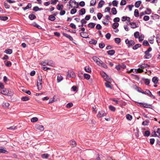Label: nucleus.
<instances>
[{
	"instance_id": "f257e3e1",
	"label": "nucleus",
	"mask_w": 160,
	"mask_h": 160,
	"mask_svg": "<svg viewBox=\"0 0 160 160\" xmlns=\"http://www.w3.org/2000/svg\"><path fill=\"white\" fill-rule=\"evenodd\" d=\"M41 68L43 70L50 69L51 68L49 67H53L54 66V62L52 60H45L41 62Z\"/></svg>"
},
{
	"instance_id": "f03ea898",
	"label": "nucleus",
	"mask_w": 160,
	"mask_h": 160,
	"mask_svg": "<svg viewBox=\"0 0 160 160\" xmlns=\"http://www.w3.org/2000/svg\"><path fill=\"white\" fill-rule=\"evenodd\" d=\"M92 59L98 65L103 68L105 69L107 68V65L97 57L96 56L93 57Z\"/></svg>"
},
{
	"instance_id": "7ed1b4c3",
	"label": "nucleus",
	"mask_w": 160,
	"mask_h": 160,
	"mask_svg": "<svg viewBox=\"0 0 160 160\" xmlns=\"http://www.w3.org/2000/svg\"><path fill=\"white\" fill-rule=\"evenodd\" d=\"M1 93L5 95L11 96L13 94V92L11 90H8V89L5 88L2 91Z\"/></svg>"
},
{
	"instance_id": "20e7f679",
	"label": "nucleus",
	"mask_w": 160,
	"mask_h": 160,
	"mask_svg": "<svg viewBox=\"0 0 160 160\" xmlns=\"http://www.w3.org/2000/svg\"><path fill=\"white\" fill-rule=\"evenodd\" d=\"M101 74L102 77L104 78L105 81L110 80H111L110 78L109 77V76L103 71L101 72Z\"/></svg>"
},
{
	"instance_id": "39448f33",
	"label": "nucleus",
	"mask_w": 160,
	"mask_h": 160,
	"mask_svg": "<svg viewBox=\"0 0 160 160\" xmlns=\"http://www.w3.org/2000/svg\"><path fill=\"white\" fill-rule=\"evenodd\" d=\"M73 2H74V4L76 5V7H74V8H78V3H77L76 1H75L74 0H70L69 1V6L70 7V8H69V9L70 8H73V7L72 5V4Z\"/></svg>"
},
{
	"instance_id": "423d86ee",
	"label": "nucleus",
	"mask_w": 160,
	"mask_h": 160,
	"mask_svg": "<svg viewBox=\"0 0 160 160\" xmlns=\"http://www.w3.org/2000/svg\"><path fill=\"white\" fill-rule=\"evenodd\" d=\"M35 127L36 129L40 131H43L44 129L43 125L39 124H36L35 125Z\"/></svg>"
},
{
	"instance_id": "0eeeda50",
	"label": "nucleus",
	"mask_w": 160,
	"mask_h": 160,
	"mask_svg": "<svg viewBox=\"0 0 160 160\" xmlns=\"http://www.w3.org/2000/svg\"><path fill=\"white\" fill-rule=\"evenodd\" d=\"M75 74L73 71H68V74L67 76L68 77H75Z\"/></svg>"
},
{
	"instance_id": "6e6552de",
	"label": "nucleus",
	"mask_w": 160,
	"mask_h": 160,
	"mask_svg": "<svg viewBox=\"0 0 160 160\" xmlns=\"http://www.w3.org/2000/svg\"><path fill=\"white\" fill-rule=\"evenodd\" d=\"M138 103L140 104V107H142L144 108H150V107H151V105L148 104L147 103H143L142 102H138Z\"/></svg>"
},
{
	"instance_id": "1a4fd4ad",
	"label": "nucleus",
	"mask_w": 160,
	"mask_h": 160,
	"mask_svg": "<svg viewBox=\"0 0 160 160\" xmlns=\"http://www.w3.org/2000/svg\"><path fill=\"white\" fill-rule=\"evenodd\" d=\"M106 82L105 83V85L106 87L107 88H110V89L112 88V87L111 85L110 82L111 80L110 81V80H107V81H106Z\"/></svg>"
},
{
	"instance_id": "9d476101",
	"label": "nucleus",
	"mask_w": 160,
	"mask_h": 160,
	"mask_svg": "<svg viewBox=\"0 0 160 160\" xmlns=\"http://www.w3.org/2000/svg\"><path fill=\"white\" fill-rule=\"evenodd\" d=\"M129 24L131 26V28L133 29L135 28L138 27V24H137L134 22H130Z\"/></svg>"
},
{
	"instance_id": "9b49d317",
	"label": "nucleus",
	"mask_w": 160,
	"mask_h": 160,
	"mask_svg": "<svg viewBox=\"0 0 160 160\" xmlns=\"http://www.w3.org/2000/svg\"><path fill=\"white\" fill-rule=\"evenodd\" d=\"M106 114L103 112L102 111L99 112L97 114V116L99 118L104 117L106 115Z\"/></svg>"
},
{
	"instance_id": "f8f14e48",
	"label": "nucleus",
	"mask_w": 160,
	"mask_h": 160,
	"mask_svg": "<svg viewBox=\"0 0 160 160\" xmlns=\"http://www.w3.org/2000/svg\"><path fill=\"white\" fill-rule=\"evenodd\" d=\"M8 152L6 150L5 148H3L2 147H0V153H7Z\"/></svg>"
},
{
	"instance_id": "ddd939ff",
	"label": "nucleus",
	"mask_w": 160,
	"mask_h": 160,
	"mask_svg": "<svg viewBox=\"0 0 160 160\" xmlns=\"http://www.w3.org/2000/svg\"><path fill=\"white\" fill-rule=\"evenodd\" d=\"M148 66L147 64H143L141 65V67L142 69L138 68L137 69H135V70H142V69H144L145 68H147Z\"/></svg>"
},
{
	"instance_id": "4468645a",
	"label": "nucleus",
	"mask_w": 160,
	"mask_h": 160,
	"mask_svg": "<svg viewBox=\"0 0 160 160\" xmlns=\"http://www.w3.org/2000/svg\"><path fill=\"white\" fill-rule=\"evenodd\" d=\"M153 133L156 136L159 137L160 136V128H158L156 132H154Z\"/></svg>"
},
{
	"instance_id": "2eb2a0df",
	"label": "nucleus",
	"mask_w": 160,
	"mask_h": 160,
	"mask_svg": "<svg viewBox=\"0 0 160 160\" xmlns=\"http://www.w3.org/2000/svg\"><path fill=\"white\" fill-rule=\"evenodd\" d=\"M62 34L64 36L69 39L70 40L72 41L73 40V39L72 38L70 35L63 32L62 33Z\"/></svg>"
},
{
	"instance_id": "dca6fc26",
	"label": "nucleus",
	"mask_w": 160,
	"mask_h": 160,
	"mask_svg": "<svg viewBox=\"0 0 160 160\" xmlns=\"http://www.w3.org/2000/svg\"><path fill=\"white\" fill-rule=\"evenodd\" d=\"M80 36L82 37L83 38H87L88 36V34L86 32H81L80 33Z\"/></svg>"
},
{
	"instance_id": "f3484780",
	"label": "nucleus",
	"mask_w": 160,
	"mask_h": 160,
	"mask_svg": "<svg viewBox=\"0 0 160 160\" xmlns=\"http://www.w3.org/2000/svg\"><path fill=\"white\" fill-rule=\"evenodd\" d=\"M79 15H82L84 14L86 12L85 9L84 8L81 9L79 11Z\"/></svg>"
},
{
	"instance_id": "a211bd4d",
	"label": "nucleus",
	"mask_w": 160,
	"mask_h": 160,
	"mask_svg": "<svg viewBox=\"0 0 160 160\" xmlns=\"http://www.w3.org/2000/svg\"><path fill=\"white\" fill-rule=\"evenodd\" d=\"M152 80L154 83L156 84L158 83V78L156 77H154L152 78Z\"/></svg>"
},
{
	"instance_id": "6ab92c4d",
	"label": "nucleus",
	"mask_w": 160,
	"mask_h": 160,
	"mask_svg": "<svg viewBox=\"0 0 160 160\" xmlns=\"http://www.w3.org/2000/svg\"><path fill=\"white\" fill-rule=\"evenodd\" d=\"M63 7V6L62 4H58L57 6V8L58 10H62Z\"/></svg>"
},
{
	"instance_id": "aec40b11",
	"label": "nucleus",
	"mask_w": 160,
	"mask_h": 160,
	"mask_svg": "<svg viewBox=\"0 0 160 160\" xmlns=\"http://www.w3.org/2000/svg\"><path fill=\"white\" fill-rule=\"evenodd\" d=\"M145 54L144 57L145 58L149 59L151 57V55L149 53H147L146 52H145Z\"/></svg>"
},
{
	"instance_id": "412c9836",
	"label": "nucleus",
	"mask_w": 160,
	"mask_h": 160,
	"mask_svg": "<svg viewBox=\"0 0 160 160\" xmlns=\"http://www.w3.org/2000/svg\"><path fill=\"white\" fill-rule=\"evenodd\" d=\"M115 51L114 50H110L107 52V53L108 54L110 55H113L115 53Z\"/></svg>"
},
{
	"instance_id": "4be33fe9",
	"label": "nucleus",
	"mask_w": 160,
	"mask_h": 160,
	"mask_svg": "<svg viewBox=\"0 0 160 160\" xmlns=\"http://www.w3.org/2000/svg\"><path fill=\"white\" fill-rule=\"evenodd\" d=\"M104 2L103 0H101L98 4V8H101L102 7L103 5L104 4Z\"/></svg>"
},
{
	"instance_id": "5701e85b",
	"label": "nucleus",
	"mask_w": 160,
	"mask_h": 160,
	"mask_svg": "<svg viewBox=\"0 0 160 160\" xmlns=\"http://www.w3.org/2000/svg\"><path fill=\"white\" fill-rule=\"evenodd\" d=\"M132 71H133V72L136 73L138 72L141 73L143 72V71H127V72L128 73H130Z\"/></svg>"
},
{
	"instance_id": "b1692460",
	"label": "nucleus",
	"mask_w": 160,
	"mask_h": 160,
	"mask_svg": "<svg viewBox=\"0 0 160 160\" xmlns=\"http://www.w3.org/2000/svg\"><path fill=\"white\" fill-rule=\"evenodd\" d=\"M49 156V154L47 153H44L42 154L41 155L42 158L44 159L47 158Z\"/></svg>"
},
{
	"instance_id": "393cba45",
	"label": "nucleus",
	"mask_w": 160,
	"mask_h": 160,
	"mask_svg": "<svg viewBox=\"0 0 160 160\" xmlns=\"http://www.w3.org/2000/svg\"><path fill=\"white\" fill-rule=\"evenodd\" d=\"M63 79L62 77L60 75H58L57 77V82H59Z\"/></svg>"
},
{
	"instance_id": "a878e982",
	"label": "nucleus",
	"mask_w": 160,
	"mask_h": 160,
	"mask_svg": "<svg viewBox=\"0 0 160 160\" xmlns=\"http://www.w3.org/2000/svg\"><path fill=\"white\" fill-rule=\"evenodd\" d=\"M51 21H54L55 20V17L52 15H50L48 18Z\"/></svg>"
},
{
	"instance_id": "bb28decb",
	"label": "nucleus",
	"mask_w": 160,
	"mask_h": 160,
	"mask_svg": "<svg viewBox=\"0 0 160 160\" xmlns=\"http://www.w3.org/2000/svg\"><path fill=\"white\" fill-rule=\"evenodd\" d=\"M95 25V24L93 22H90L88 24V26L91 28H94Z\"/></svg>"
},
{
	"instance_id": "cd10ccee",
	"label": "nucleus",
	"mask_w": 160,
	"mask_h": 160,
	"mask_svg": "<svg viewBox=\"0 0 160 160\" xmlns=\"http://www.w3.org/2000/svg\"><path fill=\"white\" fill-rule=\"evenodd\" d=\"M143 80L144 81L145 84L146 85H148L150 83V80L148 79L145 78L143 79Z\"/></svg>"
},
{
	"instance_id": "c85d7f7f",
	"label": "nucleus",
	"mask_w": 160,
	"mask_h": 160,
	"mask_svg": "<svg viewBox=\"0 0 160 160\" xmlns=\"http://www.w3.org/2000/svg\"><path fill=\"white\" fill-rule=\"evenodd\" d=\"M134 88L137 91L139 92H141V91H142V90L141 88L137 87L136 85L134 86Z\"/></svg>"
},
{
	"instance_id": "c756f323",
	"label": "nucleus",
	"mask_w": 160,
	"mask_h": 160,
	"mask_svg": "<svg viewBox=\"0 0 160 160\" xmlns=\"http://www.w3.org/2000/svg\"><path fill=\"white\" fill-rule=\"evenodd\" d=\"M4 63L5 65L8 67H10L11 65V62L7 60L5 61H4Z\"/></svg>"
},
{
	"instance_id": "7c9ffc66",
	"label": "nucleus",
	"mask_w": 160,
	"mask_h": 160,
	"mask_svg": "<svg viewBox=\"0 0 160 160\" xmlns=\"http://www.w3.org/2000/svg\"><path fill=\"white\" fill-rule=\"evenodd\" d=\"M135 44V42L133 40H130L129 44L128 45V46L129 47L131 46H132Z\"/></svg>"
},
{
	"instance_id": "2f4dec72",
	"label": "nucleus",
	"mask_w": 160,
	"mask_h": 160,
	"mask_svg": "<svg viewBox=\"0 0 160 160\" xmlns=\"http://www.w3.org/2000/svg\"><path fill=\"white\" fill-rule=\"evenodd\" d=\"M32 4L31 3H28L27 6L23 8V9L24 10H26L27 9L30 8L32 7Z\"/></svg>"
},
{
	"instance_id": "473e14b6",
	"label": "nucleus",
	"mask_w": 160,
	"mask_h": 160,
	"mask_svg": "<svg viewBox=\"0 0 160 160\" xmlns=\"http://www.w3.org/2000/svg\"><path fill=\"white\" fill-rule=\"evenodd\" d=\"M119 26V23H118L114 22V23L112 25V28L113 29H116V28L118 27Z\"/></svg>"
},
{
	"instance_id": "72a5a7b5",
	"label": "nucleus",
	"mask_w": 160,
	"mask_h": 160,
	"mask_svg": "<svg viewBox=\"0 0 160 160\" xmlns=\"http://www.w3.org/2000/svg\"><path fill=\"white\" fill-rule=\"evenodd\" d=\"M38 120V119L37 118L35 117L32 118L31 119V121L32 122H37Z\"/></svg>"
},
{
	"instance_id": "f704fd0d",
	"label": "nucleus",
	"mask_w": 160,
	"mask_h": 160,
	"mask_svg": "<svg viewBox=\"0 0 160 160\" xmlns=\"http://www.w3.org/2000/svg\"><path fill=\"white\" fill-rule=\"evenodd\" d=\"M29 18L31 20H32L36 18V16L33 14H31L29 16Z\"/></svg>"
},
{
	"instance_id": "c9c22d12",
	"label": "nucleus",
	"mask_w": 160,
	"mask_h": 160,
	"mask_svg": "<svg viewBox=\"0 0 160 160\" xmlns=\"http://www.w3.org/2000/svg\"><path fill=\"white\" fill-rule=\"evenodd\" d=\"M141 46V45L140 44H137L135 46H133V49L134 50H136L138 49V48L140 47Z\"/></svg>"
},
{
	"instance_id": "e433bc0d",
	"label": "nucleus",
	"mask_w": 160,
	"mask_h": 160,
	"mask_svg": "<svg viewBox=\"0 0 160 160\" xmlns=\"http://www.w3.org/2000/svg\"><path fill=\"white\" fill-rule=\"evenodd\" d=\"M141 3V2L140 1H137L135 2V7L137 8H138L139 7Z\"/></svg>"
},
{
	"instance_id": "4c0bfd02",
	"label": "nucleus",
	"mask_w": 160,
	"mask_h": 160,
	"mask_svg": "<svg viewBox=\"0 0 160 160\" xmlns=\"http://www.w3.org/2000/svg\"><path fill=\"white\" fill-rule=\"evenodd\" d=\"M4 52L8 54H11L12 53V50L11 49H7L5 50Z\"/></svg>"
},
{
	"instance_id": "58836bf2",
	"label": "nucleus",
	"mask_w": 160,
	"mask_h": 160,
	"mask_svg": "<svg viewBox=\"0 0 160 160\" xmlns=\"http://www.w3.org/2000/svg\"><path fill=\"white\" fill-rule=\"evenodd\" d=\"M134 15L136 17L139 16V12L138 9H135L134 12Z\"/></svg>"
},
{
	"instance_id": "ea45409f",
	"label": "nucleus",
	"mask_w": 160,
	"mask_h": 160,
	"mask_svg": "<svg viewBox=\"0 0 160 160\" xmlns=\"http://www.w3.org/2000/svg\"><path fill=\"white\" fill-rule=\"evenodd\" d=\"M96 0H91L90 2V6H94L96 4Z\"/></svg>"
},
{
	"instance_id": "a19ab883",
	"label": "nucleus",
	"mask_w": 160,
	"mask_h": 160,
	"mask_svg": "<svg viewBox=\"0 0 160 160\" xmlns=\"http://www.w3.org/2000/svg\"><path fill=\"white\" fill-rule=\"evenodd\" d=\"M144 38V35L142 34H141L139 35L138 38L139 42H141L143 40Z\"/></svg>"
},
{
	"instance_id": "79ce46f5",
	"label": "nucleus",
	"mask_w": 160,
	"mask_h": 160,
	"mask_svg": "<svg viewBox=\"0 0 160 160\" xmlns=\"http://www.w3.org/2000/svg\"><path fill=\"white\" fill-rule=\"evenodd\" d=\"M109 108L112 111L114 112L116 110V108L112 105H110L109 106Z\"/></svg>"
},
{
	"instance_id": "37998d69",
	"label": "nucleus",
	"mask_w": 160,
	"mask_h": 160,
	"mask_svg": "<svg viewBox=\"0 0 160 160\" xmlns=\"http://www.w3.org/2000/svg\"><path fill=\"white\" fill-rule=\"evenodd\" d=\"M134 36L136 38H138L139 36V32H136L134 34Z\"/></svg>"
},
{
	"instance_id": "c03bdc74",
	"label": "nucleus",
	"mask_w": 160,
	"mask_h": 160,
	"mask_svg": "<svg viewBox=\"0 0 160 160\" xmlns=\"http://www.w3.org/2000/svg\"><path fill=\"white\" fill-rule=\"evenodd\" d=\"M113 14L115 15L117 14V12L116 9L115 8H113L111 10Z\"/></svg>"
},
{
	"instance_id": "a18cd8bd",
	"label": "nucleus",
	"mask_w": 160,
	"mask_h": 160,
	"mask_svg": "<svg viewBox=\"0 0 160 160\" xmlns=\"http://www.w3.org/2000/svg\"><path fill=\"white\" fill-rule=\"evenodd\" d=\"M17 128L16 126H12L10 127L9 128H7V129L14 130L16 129Z\"/></svg>"
},
{
	"instance_id": "49530a36",
	"label": "nucleus",
	"mask_w": 160,
	"mask_h": 160,
	"mask_svg": "<svg viewBox=\"0 0 160 160\" xmlns=\"http://www.w3.org/2000/svg\"><path fill=\"white\" fill-rule=\"evenodd\" d=\"M157 42L158 43H160V33L158 34L156 37Z\"/></svg>"
},
{
	"instance_id": "de8ad7c7",
	"label": "nucleus",
	"mask_w": 160,
	"mask_h": 160,
	"mask_svg": "<svg viewBox=\"0 0 160 160\" xmlns=\"http://www.w3.org/2000/svg\"><path fill=\"white\" fill-rule=\"evenodd\" d=\"M126 118L129 120H131L132 119V116L129 114H128L126 115Z\"/></svg>"
},
{
	"instance_id": "09e8293b",
	"label": "nucleus",
	"mask_w": 160,
	"mask_h": 160,
	"mask_svg": "<svg viewBox=\"0 0 160 160\" xmlns=\"http://www.w3.org/2000/svg\"><path fill=\"white\" fill-rule=\"evenodd\" d=\"M29 98L27 96L23 97L21 98V100L23 101H28L29 100Z\"/></svg>"
},
{
	"instance_id": "8fccbe9b",
	"label": "nucleus",
	"mask_w": 160,
	"mask_h": 160,
	"mask_svg": "<svg viewBox=\"0 0 160 160\" xmlns=\"http://www.w3.org/2000/svg\"><path fill=\"white\" fill-rule=\"evenodd\" d=\"M0 19L3 21H6L8 19V18L6 16H0Z\"/></svg>"
},
{
	"instance_id": "3c124183",
	"label": "nucleus",
	"mask_w": 160,
	"mask_h": 160,
	"mask_svg": "<svg viewBox=\"0 0 160 160\" xmlns=\"http://www.w3.org/2000/svg\"><path fill=\"white\" fill-rule=\"evenodd\" d=\"M150 132L149 131L147 130L145 132L144 136L146 137H148L150 135Z\"/></svg>"
},
{
	"instance_id": "603ef678",
	"label": "nucleus",
	"mask_w": 160,
	"mask_h": 160,
	"mask_svg": "<svg viewBox=\"0 0 160 160\" xmlns=\"http://www.w3.org/2000/svg\"><path fill=\"white\" fill-rule=\"evenodd\" d=\"M149 122V121L148 120H146L145 121H143L142 122V124L143 125L146 126L148 125V124Z\"/></svg>"
},
{
	"instance_id": "864d4df0",
	"label": "nucleus",
	"mask_w": 160,
	"mask_h": 160,
	"mask_svg": "<svg viewBox=\"0 0 160 160\" xmlns=\"http://www.w3.org/2000/svg\"><path fill=\"white\" fill-rule=\"evenodd\" d=\"M83 76L84 78L87 79H89L90 77V75L88 74L84 73Z\"/></svg>"
},
{
	"instance_id": "5fc2aeb1",
	"label": "nucleus",
	"mask_w": 160,
	"mask_h": 160,
	"mask_svg": "<svg viewBox=\"0 0 160 160\" xmlns=\"http://www.w3.org/2000/svg\"><path fill=\"white\" fill-rule=\"evenodd\" d=\"M115 42L117 43H119L121 42V39L119 38H115Z\"/></svg>"
},
{
	"instance_id": "6e6d98bb",
	"label": "nucleus",
	"mask_w": 160,
	"mask_h": 160,
	"mask_svg": "<svg viewBox=\"0 0 160 160\" xmlns=\"http://www.w3.org/2000/svg\"><path fill=\"white\" fill-rule=\"evenodd\" d=\"M97 40H93V39H92L90 41V43H91V44H94V45H95L97 43Z\"/></svg>"
},
{
	"instance_id": "4d7b16f0",
	"label": "nucleus",
	"mask_w": 160,
	"mask_h": 160,
	"mask_svg": "<svg viewBox=\"0 0 160 160\" xmlns=\"http://www.w3.org/2000/svg\"><path fill=\"white\" fill-rule=\"evenodd\" d=\"M118 4V2L116 0H113L112 2V4L114 6L117 7Z\"/></svg>"
},
{
	"instance_id": "13d9d810",
	"label": "nucleus",
	"mask_w": 160,
	"mask_h": 160,
	"mask_svg": "<svg viewBox=\"0 0 160 160\" xmlns=\"http://www.w3.org/2000/svg\"><path fill=\"white\" fill-rule=\"evenodd\" d=\"M77 10L75 8H73L70 11V13L71 14H74L76 12Z\"/></svg>"
},
{
	"instance_id": "bf43d9fd",
	"label": "nucleus",
	"mask_w": 160,
	"mask_h": 160,
	"mask_svg": "<svg viewBox=\"0 0 160 160\" xmlns=\"http://www.w3.org/2000/svg\"><path fill=\"white\" fill-rule=\"evenodd\" d=\"M142 44L144 46H148L149 45V44L148 41L147 40H144L143 41Z\"/></svg>"
},
{
	"instance_id": "052dcab7",
	"label": "nucleus",
	"mask_w": 160,
	"mask_h": 160,
	"mask_svg": "<svg viewBox=\"0 0 160 160\" xmlns=\"http://www.w3.org/2000/svg\"><path fill=\"white\" fill-rule=\"evenodd\" d=\"M145 92L146 94H148L149 96H150V95H152V93L151 92L148 90H146Z\"/></svg>"
},
{
	"instance_id": "680f3d73",
	"label": "nucleus",
	"mask_w": 160,
	"mask_h": 160,
	"mask_svg": "<svg viewBox=\"0 0 160 160\" xmlns=\"http://www.w3.org/2000/svg\"><path fill=\"white\" fill-rule=\"evenodd\" d=\"M42 83L41 82V84L40 83H37V87H38V90H40L42 88Z\"/></svg>"
},
{
	"instance_id": "e2e57ef3",
	"label": "nucleus",
	"mask_w": 160,
	"mask_h": 160,
	"mask_svg": "<svg viewBox=\"0 0 160 160\" xmlns=\"http://www.w3.org/2000/svg\"><path fill=\"white\" fill-rule=\"evenodd\" d=\"M69 143L70 144L72 145L73 146H76V143L73 140H72L70 141Z\"/></svg>"
},
{
	"instance_id": "0e129e2a",
	"label": "nucleus",
	"mask_w": 160,
	"mask_h": 160,
	"mask_svg": "<svg viewBox=\"0 0 160 160\" xmlns=\"http://www.w3.org/2000/svg\"><path fill=\"white\" fill-rule=\"evenodd\" d=\"M126 4V0H122L121 1L120 4L121 6L124 5Z\"/></svg>"
},
{
	"instance_id": "69168bd1",
	"label": "nucleus",
	"mask_w": 160,
	"mask_h": 160,
	"mask_svg": "<svg viewBox=\"0 0 160 160\" xmlns=\"http://www.w3.org/2000/svg\"><path fill=\"white\" fill-rule=\"evenodd\" d=\"M145 12H146V14H149L151 13V11L150 9L148 8Z\"/></svg>"
},
{
	"instance_id": "338daca9",
	"label": "nucleus",
	"mask_w": 160,
	"mask_h": 160,
	"mask_svg": "<svg viewBox=\"0 0 160 160\" xmlns=\"http://www.w3.org/2000/svg\"><path fill=\"white\" fill-rule=\"evenodd\" d=\"M9 105V104L8 102L3 103L2 104L3 106L6 108L8 107Z\"/></svg>"
},
{
	"instance_id": "774afa93",
	"label": "nucleus",
	"mask_w": 160,
	"mask_h": 160,
	"mask_svg": "<svg viewBox=\"0 0 160 160\" xmlns=\"http://www.w3.org/2000/svg\"><path fill=\"white\" fill-rule=\"evenodd\" d=\"M33 10L35 11H37L40 10L41 9L37 6H36L33 8Z\"/></svg>"
}]
</instances>
